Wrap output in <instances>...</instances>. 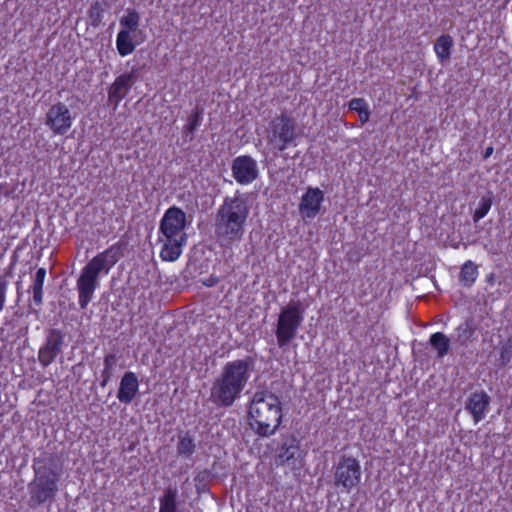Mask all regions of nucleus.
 <instances>
[{
    "mask_svg": "<svg viewBox=\"0 0 512 512\" xmlns=\"http://www.w3.org/2000/svg\"><path fill=\"white\" fill-rule=\"evenodd\" d=\"M324 202V192L318 187H308L300 198L298 210L303 221L316 218Z\"/></svg>",
    "mask_w": 512,
    "mask_h": 512,
    "instance_id": "12",
    "label": "nucleus"
},
{
    "mask_svg": "<svg viewBox=\"0 0 512 512\" xmlns=\"http://www.w3.org/2000/svg\"><path fill=\"white\" fill-rule=\"evenodd\" d=\"M478 277V267L472 262L467 261L461 269L460 281L466 286H471Z\"/></svg>",
    "mask_w": 512,
    "mask_h": 512,
    "instance_id": "26",
    "label": "nucleus"
},
{
    "mask_svg": "<svg viewBox=\"0 0 512 512\" xmlns=\"http://www.w3.org/2000/svg\"><path fill=\"white\" fill-rule=\"evenodd\" d=\"M59 474L52 469H36V478L32 486V497L39 503L52 499L58 491Z\"/></svg>",
    "mask_w": 512,
    "mask_h": 512,
    "instance_id": "7",
    "label": "nucleus"
},
{
    "mask_svg": "<svg viewBox=\"0 0 512 512\" xmlns=\"http://www.w3.org/2000/svg\"><path fill=\"white\" fill-rule=\"evenodd\" d=\"M430 344L437 351L439 357L445 356L449 351V339L441 332H436L430 336Z\"/></svg>",
    "mask_w": 512,
    "mask_h": 512,
    "instance_id": "24",
    "label": "nucleus"
},
{
    "mask_svg": "<svg viewBox=\"0 0 512 512\" xmlns=\"http://www.w3.org/2000/svg\"><path fill=\"white\" fill-rule=\"evenodd\" d=\"M176 489L168 488L160 500L159 512H176Z\"/></svg>",
    "mask_w": 512,
    "mask_h": 512,
    "instance_id": "28",
    "label": "nucleus"
},
{
    "mask_svg": "<svg viewBox=\"0 0 512 512\" xmlns=\"http://www.w3.org/2000/svg\"><path fill=\"white\" fill-rule=\"evenodd\" d=\"M62 340L58 335L52 334L46 344L40 348L38 353L39 362L44 366L50 365L61 350Z\"/></svg>",
    "mask_w": 512,
    "mask_h": 512,
    "instance_id": "19",
    "label": "nucleus"
},
{
    "mask_svg": "<svg viewBox=\"0 0 512 512\" xmlns=\"http://www.w3.org/2000/svg\"><path fill=\"white\" fill-rule=\"evenodd\" d=\"M139 389V381L135 373L126 372L121 378L117 398L121 403L129 404L135 398Z\"/></svg>",
    "mask_w": 512,
    "mask_h": 512,
    "instance_id": "18",
    "label": "nucleus"
},
{
    "mask_svg": "<svg viewBox=\"0 0 512 512\" xmlns=\"http://www.w3.org/2000/svg\"><path fill=\"white\" fill-rule=\"evenodd\" d=\"M46 277L45 268H39L33 278L32 291L33 300L37 305L42 304L43 301V286Z\"/></svg>",
    "mask_w": 512,
    "mask_h": 512,
    "instance_id": "23",
    "label": "nucleus"
},
{
    "mask_svg": "<svg viewBox=\"0 0 512 512\" xmlns=\"http://www.w3.org/2000/svg\"><path fill=\"white\" fill-rule=\"evenodd\" d=\"M303 321L302 311L296 303H289L279 313L276 338L279 347L285 346L297 333Z\"/></svg>",
    "mask_w": 512,
    "mask_h": 512,
    "instance_id": "4",
    "label": "nucleus"
},
{
    "mask_svg": "<svg viewBox=\"0 0 512 512\" xmlns=\"http://www.w3.org/2000/svg\"><path fill=\"white\" fill-rule=\"evenodd\" d=\"M136 33L119 31L116 36V49L120 56L125 57L132 54L138 45L135 39Z\"/></svg>",
    "mask_w": 512,
    "mask_h": 512,
    "instance_id": "20",
    "label": "nucleus"
},
{
    "mask_svg": "<svg viewBox=\"0 0 512 512\" xmlns=\"http://www.w3.org/2000/svg\"><path fill=\"white\" fill-rule=\"evenodd\" d=\"M335 485L346 492L354 489L361 480V466L353 457H343L335 467Z\"/></svg>",
    "mask_w": 512,
    "mask_h": 512,
    "instance_id": "5",
    "label": "nucleus"
},
{
    "mask_svg": "<svg viewBox=\"0 0 512 512\" xmlns=\"http://www.w3.org/2000/svg\"><path fill=\"white\" fill-rule=\"evenodd\" d=\"M489 404L490 397L484 391L474 392L470 395L465 408L471 413L475 424L485 418Z\"/></svg>",
    "mask_w": 512,
    "mask_h": 512,
    "instance_id": "17",
    "label": "nucleus"
},
{
    "mask_svg": "<svg viewBox=\"0 0 512 512\" xmlns=\"http://www.w3.org/2000/svg\"><path fill=\"white\" fill-rule=\"evenodd\" d=\"M252 365L250 358L227 362L219 378L243 391L250 378Z\"/></svg>",
    "mask_w": 512,
    "mask_h": 512,
    "instance_id": "9",
    "label": "nucleus"
},
{
    "mask_svg": "<svg viewBox=\"0 0 512 512\" xmlns=\"http://www.w3.org/2000/svg\"><path fill=\"white\" fill-rule=\"evenodd\" d=\"M295 138L294 124L286 117H280L273 121V130L269 137L274 148L282 151Z\"/></svg>",
    "mask_w": 512,
    "mask_h": 512,
    "instance_id": "13",
    "label": "nucleus"
},
{
    "mask_svg": "<svg viewBox=\"0 0 512 512\" xmlns=\"http://www.w3.org/2000/svg\"><path fill=\"white\" fill-rule=\"evenodd\" d=\"M135 81L136 73L134 70L123 73L115 78L108 89V100L114 105V109H116L120 102L127 96Z\"/></svg>",
    "mask_w": 512,
    "mask_h": 512,
    "instance_id": "14",
    "label": "nucleus"
},
{
    "mask_svg": "<svg viewBox=\"0 0 512 512\" xmlns=\"http://www.w3.org/2000/svg\"><path fill=\"white\" fill-rule=\"evenodd\" d=\"M501 361L503 365H506L510 361L509 351L507 349H503L501 352Z\"/></svg>",
    "mask_w": 512,
    "mask_h": 512,
    "instance_id": "32",
    "label": "nucleus"
},
{
    "mask_svg": "<svg viewBox=\"0 0 512 512\" xmlns=\"http://www.w3.org/2000/svg\"><path fill=\"white\" fill-rule=\"evenodd\" d=\"M8 281L0 276V313L3 311L7 299Z\"/></svg>",
    "mask_w": 512,
    "mask_h": 512,
    "instance_id": "31",
    "label": "nucleus"
},
{
    "mask_svg": "<svg viewBox=\"0 0 512 512\" xmlns=\"http://www.w3.org/2000/svg\"><path fill=\"white\" fill-rule=\"evenodd\" d=\"M194 442L191 437L184 435L180 437L178 442V453L181 455L189 456L194 452Z\"/></svg>",
    "mask_w": 512,
    "mask_h": 512,
    "instance_id": "30",
    "label": "nucleus"
},
{
    "mask_svg": "<svg viewBox=\"0 0 512 512\" xmlns=\"http://www.w3.org/2000/svg\"><path fill=\"white\" fill-rule=\"evenodd\" d=\"M242 391L233 385L225 382L221 378H217L211 388V400L220 406H231L237 398L240 397Z\"/></svg>",
    "mask_w": 512,
    "mask_h": 512,
    "instance_id": "16",
    "label": "nucleus"
},
{
    "mask_svg": "<svg viewBox=\"0 0 512 512\" xmlns=\"http://www.w3.org/2000/svg\"><path fill=\"white\" fill-rule=\"evenodd\" d=\"M158 241L161 245L160 258L166 262H174L181 256L188 239L159 233Z\"/></svg>",
    "mask_w": 512,
    "mask_h": 512,
    "instance_id": "15",
    "label": "nucleus"
},
{
    "mask_svg": "<svg viewBox=\"0 0 512 512\" xmlns=\"http://www.w3.org/2000/svg\"><path fill=\"white\" fill-rule=\"evenodd\" d=\"M105 5L102 2H95L88 10V24L93 27H98L104 17Z\"/></svg>",
    "mask_w": 512,
    "mask_h": 512,
    "instance_id": "27",
    "label": "nucleus"
},
{
    "mask_svg": "<svg viewBox=\"0 0 512 512\" xmlns=\"http://www.w3.org/2000/svg\"><path fill=\"white\" fill-rule=\"evenodd\" d=\"M76 115L63 102L53 104L45 115V125L55 135L66 134L73 126Z\"/></svg>",
    "mask_w": 512,
    "mask_h": 512,
    "instance_id": "6",
    "label": "nucleus"
},
{
    "mask_svg": "<svg viewBox=\"0 0 512 512\" xmlns=\"http://www.w3.org/2000/svg\"><path fill=\"white\" fill-rule=\"evenodd\" d=\"M282 421V403L276 395L256 392L248 405V424L261 437L274 435Z\"/></svg>",
    "mask_w": 512,
    "mask_h": 512,
    "instance_id": "2",
    "label": "nucleus"
},
{
    "mask_svg": "<svg viewBox=\"0 0 512 512\" xmlns=\"http://www.w3.org/2000/svg\"><path fill=\"white\" fill-rule=\"evenodd\" d=\"M453 46V39L449 35H441L435 45L434 51L438 60L443 63L450 58L451 48Z\"/></svg>",
    "mask_w": 512,
    "mask_h": 512,
    "instance_id": "21",
    "label": "nucleus"
},
{
    "mask_svg": "<svg viewBox=\"0 0 512 512\" xmlns=\"http://www.w3.org/2000/svg\"><path fill=\"white\" fill-rule=\"evenodd\" d=\"M493 152V148L492 147H489L487 148L486 152H485V158L489 157Z\"/></svg>",
    "mask_w": 512,
    "mask_h": 512,
    "instance_id": "33",
    "label": "nucleus"
},
{
    "mask_svg": "<svg viewBox=\"0 0 512 512\" xmlns=\"http://www.w3.org/2000/svg\"><path fill=\"white\" fill-rule=\"evenodd\" d=\"M231 172L235 181L240 185H249L259 176L257 161L248 155L236 157L232 161Z\"/></svg>",
    "mask_w": 512,
    "mask_h": 512,
    "instance_id": "11",
    "label": "nucleus"
},
{
    "mask_svg": "<svg viewBox=\"0 0 512 512\" xmlns=\"http://www.w3.org/2000/svg\"><path fill=\"white\" fill-rule=\"evenodd\" d=\"M349 109L357 112L362 124L366 123L370 117V110L367 102L362 98H353L349 102Z\"/></svg>",
    "mask_w": 512,
    "mask_h": 512,
    "instance_id": "25",
    "label": "nucleus"
},
{
    "mask_svg": "<svg viewBox=\"0 0 512 512\" xmlns=\"http://www.w3.org/2000/svg\"><path fill=\"white\" fill-rule=\"evenodd\" d=\"M140 22V15L134 9H128L120 18V30L136 33Z\"/></svg>",
    "mask_w": 512,
    "mask_h": 512,
    "instance_id": "22",
    "label": "nucleus"
},
{
    "mask_svg": "<svg viewBox=\"0 0 512 512\" xmlns=\"http://www.w3.org/2000/svg\"><path fill=\"white\" fill-rule=\"evenodd\" d=\"M305 452L300 448V441L294 437L286 438L276 455L281 465H287L292 470H300L304 466Z\"/></svg>",
    "mask_w": 512,
    "mask_h": 512,
    "instance_id": "10",
    "label": "nucleus"
},
{
    "mask_svg": "<svg viewBox=\"0 0 512 512\" xmlns=\"http://www.w3.org/2000/svg\"><path fill=\"white\" fill-rule=\"evenodd\" d=\"M119 258L118 249L110 247L94 256L82 269L77 280L78 302L81 308H86L92 300L101 274L107 275Z\"/></svg>",
    "mask_w": 512,
    "mask_h": 512,
    "instance_id": "3",
    "label": "nucleus"
},
{
    "mask_svg": "<svg viewBox=\"0 0 512 512\" xmlns=\"http://www.w3.org/2000/svg\"><path fill=\"white\" fill-rule=\"evenodd\" d=\"M250 214L249 195L236 192L226 197L218 209L215 232L222 247L228 248L242 240Z\"/></svg>",
    "mask_w": 512,
    "mask_h": 512,
    "instance_id": "1",
    "label": "nucleus"
},
{
    "mask_svg": "<svg viewBox=\"0 0 512 512\" xmlns=\"http://www.w3.org/2000/svg\"><path fill=\"white\" fill-rule=\"evenodd\" d=\"M188 225L186 213L179 207L172 206L164 212L160 220L159 233L188 239L185 231Z\"/></svg>",
    "mask_w": 512,
    "mask_h": 512,
    "instance_id": "8",
    "label": "nucleus"
},
{
    "mask_svg": "<svg viewBox=\"0 0 512 512\" xmlns=\"http://www.w3.org/2000/svg\"><path fill=\"white\" fill-rule=\"evenodd\" d=\"M491 206H492L491 197H482L481 200L479 201L477 208L474 211L473 221L478 222L479 220L484 218L488 214L489 210L491 209Z\"/></svg>",
    "mask_w": 512,
    "mask_h": 512,
    "instance_id": "29",
    "label": "nucleus"
}]
</instances>
